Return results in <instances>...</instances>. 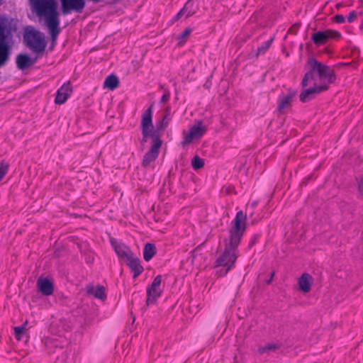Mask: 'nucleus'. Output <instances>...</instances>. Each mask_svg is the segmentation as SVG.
<instances>
[{
	"label": "nucleus",
	"mask_w": 363,
	"mask_h": 363,
	"mask_svg": "<svg viewBox=\"0 0 363 363\" xmlns=\"http://www.w3.org/2000/svg\"><path fill=\"white\" fill-rule=\"evenodd\" d=\"M23 40L26 45L35 53L34 57H30V66H32L37 62L39 55L45 52L47 42L41 33L34 30L26 31L23 35Z\"/></svg>",
	"instance_id": "7ed1b4c3"
},
{
	"label": "nucleus",
	"mask_w": 363,
	"mask_h": 363,
	"mask_svg": "<svg viewBox=\"0 0 363 363\" xmlns=\"http://www.w3.org/2000/svg\"><path fill=\"white\" fill-rule=\"evenodd\" d=\"M31 8L40 17H44L50 34L51 35L52 46L55 43L60 28V19L57 11V1L53 0H29Z\"/></svg>",
	"instance_id": "f03ea898"
},
{
	"label": "nucleus",
	"mask_w": 363,
	"mask_h": 363,
	"mask_svg": "<svg viewBox=\"0 0 363 363\" xmlns=\"http://www.w3.org/2000/svg\"><path fill=\"white\" fill-rule=\"evenodd\" d=\"M307 64L312 67V71L317 72L319 78L327 79L328 83H334L336 80L335 72L325 65L318 62L315 58H310Z\"/></svg>",
	"instance_id": "39448f33"
},
{
	"label": "nucleus",
	"mask_w": 363,
	"mask_h": 363,
	"mask_svg": "<svg viewBox=\"0 0 363 363\" xmlns=\"http://www.w3.org/2000/svg\"><path fill=\"white\" fill-rule=\"evenodd\" d=\"M7 23L5 17H0V67L6 64L10 55V46L7 38L11 34V28Z\"/></svg>",
	"instance_id": "20e7f679"
},
{
	"label": "nucleus",
	"mask_w": 363,
	"mask_h": 363,
	"mask_svg": "<svg viewBox=\"0 0 363 363\" xmlns=\"http://www.w3.org/2000/svg\"><path fill=\"white\" fill-rule=\"evenodd\" d=\"M156 254V247L154 244L146 243L143 250V257L147 262L150 261Z\"/></svg>",
	"instance_id": "4be33fe9"
},
{
	"label": "nucleus",
	"mask_w": 363,
	"mask_h": 363,
	"mask_svg": "<svg viewBox=\"0 0 363 363\" xmlns=\"http://www.w3.org/2000/svg\"><path fill=\"white\" fill-rule=\"evenodd\" d=\"M111 243L114 249L115 252L119 258L125 259L127 260L129 257L133 255V252L130 248L123 243H118L116 240L111 239Z\"/></svg>",
	"instance_id": "4468645a"
},
{
	"label": "nucleus",
	"mask_w": 363,
	"mask_h": 363,
	"mask_svg": "<svg viewBox=\"0 0 363 363\" xmlns=\"http://www.w3.org/2000/svg\"><path fill=\"white\" fill-rule=\"evenodd\" d=\"M281 345L277 343H269L265 346L260 347L257 350V352L259 354H263L264 353H269L271 352H275L277 350L279 349Z\"/></svg>",
	"instance_id": "b1692460"
},
{
	"label": "nucleus",
	"mask_w": 363,
	"mask_h": 363,
	"mask_svg": "<svg viewBox=\"0 0 363 363\" xmlns=\"http://www.w3.org/2000/svg\"><path fill=\"white\" fill-rule=\"evenodd\" d=\"M259 234H255L252 236L251 240L249 242V247L251 248L252 247V246H254L255 245V243L258 241V240L259 239Z\"/></svg>",
	"instance_id": "72a5a7b5"
},
{
	"label": "nucleus",
	"mask_w": 363,
	"mask_h": 363,
	"mask_svg": "<svg viewBox=\"0 0 363 363\" xmlns=\"http://www.w3.org/2000/svg\"><path fill=\"white\" fill-rule=\"evenodd\" d=\"M273 40H274L273 38H272L269 40L265 41L260 47H259L257 50L256 56H258L261 54L265 53V52L271 46V45L273 42Z\"/></svg>",
	"instance_id": "a878e982"
},
{
	"label": "nucleus",
	"mask_w": 363,
	"mask_h": 363,
	"mask_svg": "<svg viewBox=\"0 0 363 363\" xmlns=\"http://www.w3.org/2000/svg\"><path fill=\"white\" fill-rule=\"evenodd\" d=\"M329 86L326 84L317 86L315 85L313 87L305 89L299 95L300 101L302 103H306L311 99H314L316 95L320 93L328 90Z\"/></svg>",
	"instance_id": "9b49d317"
},
{
	"label": "nucleus",
	"mask_w": 363,
	"mask_h": 363,
	"mask_svg": "<svg viewBox=\"0 0 363 363\" xmlns=\"http://www.w3.org/2000/svg\"><path fill=\"white\" fill-rule=\"evenodd\" d=\"M170 120L169 111H167L162 121L157 123L155 130L152 133V138L157 136L158 138H160L162 131L168 126Z\"/></svg>",
	"instance_id": "6ab92c4d"
},
{
	"label": "nucleus",
	"mask_w": 363,
	"mask_h": 363,
	"mask_svg": "<svg viewBox=\"0 0 363 363\" xmlns=\"http://www.w3.org/2000/svg\"><path fill=\"white\" fill-rule=\"evenodd\" d=\"M72 93V84L70 82L68 81L66 83H64L63 85L57 91L55 103L56 104H65Z\"/></svg>",
	"instance_id": "ddd939ff"
},
{
	"label": "nucleus",
	"mask_w": 363,
	"mask_h": 363,
	"mask_svg": "<svg viewBox=\"0 0 363 363\" xmlns=\"http://www.w3.org/2000/svg\"><path fill=\"white\" fill-rule=\"evenodd\" d=\"M206 132V128L203 126V122L198 121L196 125L191 126L188 134L184 133L183 145L189 144L194 139H199Z\"/></svg>",
	"instance_id": "9d476101"
},
{
	"label": "nucleus",
	"mask_w": 363,
	"mask_h": 363,
	"mask_svg": "<svg viewBox=\"0 0 363 363\" xmlns=\"http://www.w3.org/2000/svg\"><path fill=\"white\" fill-rule=\"evenodd\" d=\"M152 131H149V130H142V135H143V138L140 141V143L142 144L146 143L147 141V139L148 138L151 137L152 138Z\"/></svg>",
	"instance_id": "7c9ffc66"
},
{
	"label": "nucleus",
	"mask_w": 363,
	"mask_h": 363,
	"mask_svg": "<svg viewBox=\"0 0 363 363\" xmlns=\"http://www.w3.org/2000/svg\"><path fill=\"white\" fill-rule=\"evenodd\" d=\"M357 18V13L356 11H352L348 16H347V21L349 23H352L355 19Z\"/></svg>",
	"instance_id": "c9c22d12"
},
{
	"label": "nucleus",
	"mask_w": 363,
	"mask_h": 363,
	"mask_svg": "<svg viewBox=\"0 0 363 363\" xmlns=\"http://www.w3.org/2000/svg\"><path fill=\"white\" fill-rule=\"evenodd\" d=\"M190 6H192V3L191 1H188L184 7L177 13V15L173 18V21H176L180 19V18L184 16L186 13V11H187L189 7Z\"/></svg>",
	"instance_id": "cd10ccee"
},
{
	"label": "nucleus",
	"mask_w": 363,
	"mask_h": 363,
	"mask_svg": "<svg viewBox=\"0 0 363 363\" xmlns=\"http://www.w3.org/2000/svg\"><path fill=\"white\" fill-rule=\"evenodd\" d=\"M344 65H346V64L340 63V64L337 65V67H341V66H344Z\"/></svg>",
	"instance_id": "a19ab883"
},
{
	"label": "nucleus",
	"mask_w": 363,
	"mask_h": 363,
	"mask_svg": "<svg viewBox=\"0 0 363 363\" xmlns=\"http://www.w3.org/2000/svg\"><path fill=\"white\" fill-rule=\"evenodd\" d=\"M30 57L25 53H20L17 55L16 62L20 70H24L30 66Z\"/></svg>",
	"instance_id": "412c9836"
},
{
	"label": "nucleus",
	"mask_w": 363,
	"mask_h": 363,
	"mask_svg": "<svg viewBox=\"0 0 363 363\" xmlns=\"http://www.w3.org/2000/svg\"><path fill=\"white\" fill-rule=\"evenodd\" d=\"M341 37L340 32L334 30L318 31L311 36V40L317 46L325 44L329 40L338 39Z\"/></svg>",
	"instance_id": "6e6552de"
},
{
	"label": "nucleus",
	"mask_w": 363,
	"mask_h": 363,
	"mask_svg": "<svg viewBox=\"0 0 363 363\" xmlns=\"http://www.w3.org/2000/svg\"><path fill=\"white\" fill-rule=\"evenodd\" d=\"M342 6V4H337L336 6H337V8H339V7H340V6Z\"/></svg>",
	"instance_id": "79ce46f5"
},
{
	"label": "nucleus",
	"mask_w": 363,
	"mask_h": 363,
	"mask_svg": "<svg viewBox=\"0 0 363 363\" xmlns=\"http://www.w3.org/2000/svg\"><path fill=\"white\" fill-rule=\"evenodd\" d=\"M274 275V272H272V274H271L272 279L273 278Z\"/></svg>",
	"instance_id": "c03bdc74"
},
{
	"label": "nucleus",
	"mask_w": 363,
	"mask_h": 363,
	"mask_svg": "<svg viewBox=\"0 0 363 363\" xmlns=\"http://www.w3.org/2000/svg\"><path fill=\"white\" fill-rule=\"evenodd\" d=\"M170 97V93L169 91H166L164 94L162 96L160 102L161 103H167Z\"/></svg>",
	"instance_id": "f704fd0d"
},
{
	"label": "nucleus",
	"mask_w": 363,
	"mask_h": 363,
	"mask_svg": "<svg viewBox=\"0 0 363 363\" xmlns=\"http://www.w3.org/2000/svg\"><path fill=\"white\" fill-rule=\"evenodd\" d=\"M315 72V71H312V67H310L309 71H308L305 74V75H304V77H303V79L301 81V86L303 88H305L306 86H308V84L309 81L314 80V79H315L314 73Z\"/></svg>",
	"instance_id": "393cba45"
},
{
	"label": "nucleus",
	"mask_w": 363,
	"mask_h": 363,
	"mask_svg": "<svg viewBox=\"0 0 363 363\" xmlns=\"http://www.w3.org/2000/svg\"><path fill=\"white\" fill-rule=\"evenodd\" d=\"M152 108L153 104L150 105L142 115L141 130L152 131Z\"/></svg>",
	"instance_id": "dca6fc26"
},
{
	"label": "nucleus",
	"mask_w": 363,
	"mask_h": 363,
	"mask_svg": "<svg viewBox=\"0 0 363 363\" xmlns=\"http://www.w3.org/2000/svg\"><path fill=\"white\" fill-rule=\"evenodd\" d=\"M126 264L133 273V279L137 278L144 271V268L140 264L139 258L136 257L134 254L126 260Z\"/></svg>",
	"instance_id": "2eb2a0df"
},
{
	"label": "nucleus",
	"mask_w": 363,
	"mask_h": 363,
	"mask_svg": "<svg viewBox=\"0 0 363 363\" xmlns=\"http://www.w3.org/2000/svg\"><path fill=\"white\" fill-rule=\"evenodd\" d=\"M334 20L337 23H342L345 22V18L342 15H336L334 16Z\"/></svg>",
	"instance_id": "e433bc0d"
},
{
	"label": "nucleus",
	"mask_w": 363,
	"mask_h": 363,
	"mask_svg": "<svg viewBox=\"0 0 363 363\" xmlns=\"http://www.w3.org/2000/svg\"><path fill=\"white\" fill-rule=\"evenodd\" d=\"M247 216L242 211H239L233 221V226L229 230V238L225 240L224 251L217 258L215 267H223L217 271L220 277L225 276L235 267L238 258V247L246 230Z\"/></svg>",
	"instance_id": "f257e3e1"
},
{
	"label": "nucleus",
	"mask_w": 363,
	"mask_h": 363,
	"mask_svg": "<svg viewBox=\"0 0 363 363\" xmlns=\"http://www.w3.org/2000/svg\"><path fill=\"white\" fill-rule=\"evenodd\" d=\"M9 170V164L4 160L0 163V181L4 177Z\"/></svg>",
	"instance_id": "c85d7f7f"
},
{
	"label": "nucleus",
	"mask_w": 363,
	"mask_h": 363,
	"mask_svg": "<svg viewBox=\"0 0 363 363\" xmlns=\"http://www.w3.org/2000/svg\"><path fill=\"white\" fill-rule=\"evenodd\" d=\"M191 6H190L189 7L187 11H186V13L184 14L185 15V18H187L193 16L195 13V11L191 9Z\"/></svg>",
	"instance_id": "4c0bfd02"
},
{
	"label": "nucleus",
	"mask_w": 363,
	"mask_h": 363,
	"mask_svg": "<svg viewBox=\"0 0 363 363\" xmlns=\"http://www.w3.org/2000/svg\"><path fill=\"white\" fill-rule=\"evenodd\" d=\"M15 331V337L16 340H20L22 337V335L24 333V326L21 325L19 327L14 328Z\"/></svg>",
	"instance_id": "c756f323"
},
{
	"label": "nucleus",
	"mask_w": 363,
	"mask_h": 363,
	"mask_svg": "<svg viewBox=\"0 0 363 363\" xmlns=\"http://www.w3.org/2000/svg\"><path fill=\"white\" fill-rule=\"evenodd\" d=\"M191 165L194 169H199L203 167L204 161L203 159H201L199 156L196 155L192 159Z\"/></svg>",
	"instance_id": "bb28decb"
},
{
	"label": "nucleus",
	"mask_w": 363,
	"mask_h": 363,
	"mask_svg": "<svg viewBox=\"0 0 363 363\" xmlns=\"http://www.w3.org/2000/svg\"><path fill=\"white\" fill-rule=\"evenodd\" d=\"M272 280V277H269V280L267 281V283L270 284Z\"/></svg>",
	"instance_id": "ea45409f"
},
{
	"label": "nucleus",
	"mask_w": 363,
	"mask_h": 363,
	"mask_svg": "<svg viewBox=\"0 0 363 363\" xmlns=\"http://www.w3.org/2000/svg\"><path fill=\"white\" fill-rule=\"evenodd\" d=\"M90 1H92L94 4L100 2L101 0H89Z\"/></svg>",
	"instance_id": "58836bf2"
},
{
	"label": "nucleus",
	"mask_w": 363,
	"mask_h": 363,
	"mask_svg": "<svg viewBox=\"0 0 363 363\" xmlns=\"http://www.w3.org/2000/svg\"><path fill=\"white\" fill-rule=\"evenodd\" d=\"M162 276H156L152 284L147 287L146 305L150 306L157 303V299L162 296V291L160 289Z\"/></svg>",
	"instance_id": "423d86ee"
},
{
	"label": "nucleus",
	"mask_w": 363,
	"mask_h": 363,
	"mask_svg": "<svg viewBox=\"0 0 363 363\" xmlns=\"http://www.w3.org/2000/svg\"><path fill=\"white\" fill-rule=\"evenodd\" d=\"M312 277L308 273H303L298 278L299 289L304 293L309 292L311 289Z\"/></svg>",
	"instance_id": "aec40b11"
},
{
	"label": "nucleus",
	"mask_w": 363,
	"mask_h": 363,
	"mask_svg": "<svg viewBox=\"0 0 363 363\" xmlns=\"http://www.w3.org/2000/svg\"><path fill=\"white\" fill-rule=\"evenodd\" d=\"M191 30L189 28H186L178 37L179 40H182L186 38L191 33Z\"/></svg>",
	"instance_id": "2f4dec72"
},
{
	"label": "nucleus",
	"mask_w": 363,
	"mask_h": 363,
	"mask_svg": "<svg viewBox=\"0 0 363 363\" xmlns=\"http://www.w3.org/2000/svg\"><path fill=\"white\" fill-rule=\"evenodd\" d=\"M86 291L87 295L94 296L96 298L102 301L106 298L105 288L103 286L99 285L95 288L93 285H88Z\"/></svg>",
	"instance_id": "a211bd4d"
},
{
	"label": "nucleus",
	"mask_w": 363,
	"mask_h": 363,
	"mask_svg": "<svg viewBox=\"0 0 363 363\" xmlns=\"http://www.w3.org/2000/svg\"><path fill=\"white\" fill-rule=\"evenodd\" d=\"M296 94L297 91L296 90L291 88L289 89L287 94L279 99L277 111L282 113L285 108L291 107V103Z\"/></svg>",
	"instance_id": "f8f14e48"
},
{
	"label": "nucleus",
	"mask_w": 363,
	"mask_h": 363,
	"mask_svg": "<svg viewBox=\"0 0 363 363\" xmlns=\"http://www.w3.org/2000/svg\"><path fill=\"white\" fill-rule=\"evenodd\" d=\"M39 291L45 296H50L54 291L53 283L48 278H39L37 281Z\"/></svg>",
	"instance_id": "f3484780"
},
{
	"label": "nucleus",
	"mask_w": 363,
	"mask_h": 363,
	"mask_svg": "<svg viewBox=\"0 0 363 363\" xmlns=\"http://www.w3.org/2000/svg\"><path fill=\"white\" fill-rule=\"evenodd\" d=\"M118 78L114 74H111L106 78L104 86L110 90H113L118 86Z\"/></svg>",
	"instance_id": "5701e85b"
},
{
	"label": "nucleus",
	"mask_w": 363,
	"mask_h": 363,
	"mask_svg": "<svg viewBox=\"0 0 363 363\" xmlns=\"http://www.w3.org/2000/svg\"><path fill=\"white\" fill-rule=\"evenodd\" d=\"M152 145L150 149L145 154L143 160V166L147 167L151 162L155 161L160 153V147L162 145V140L161 138H158L157 136L152 138Z\"/></svg>",
	"instance_id": "1a4fd4ad"
},
{
	"label": "nucleus",
	"mask_w": 363,
	"mask_h": 363,
	"mask_svg": "<svg viewBox=\"0 0 363 363\" xmlns=\"http://www.w3.org/2000/svg\"><path fill=\"white\" fill-rule=\"evenodd\" d=\"M358 191L363 196V175L360 176L357 180Z\"/></svg>",
	"instance_id": "473e14b6"
},
{
	"label": "nucleus",
	"mask_w": 363,
	"mask_h": 363,
	"mask_svg": "<svg viewBox=\"0 0 363 363\" xmlns=\"http://www.w3.org/2000/svg\"><path fill=\"white\" fill-rule=\"evenodd\" d=\"M57 1L56 0H53ZM61 4V12L63 15L76 12L81 13L86 6L85 0H60Z\"/></svg>",
	"instance_id": "0eeeda50"
},
{
	"label": "nucleus",
	"mask_w": 363,
	"mask_h": 363,
	"mask_svg": "<svg viewBox=\"0 0 363 363\" xmlns=\"http://www.w3.org/2000/svg\"><path fill=\"white\" fill-rule=\"evenodd\" d=\"M28 323V321L26 320L22 325H23L24 327L27 325Z\"/></svg>",
	"instance_id": "37998d69"
}]
</instances>
